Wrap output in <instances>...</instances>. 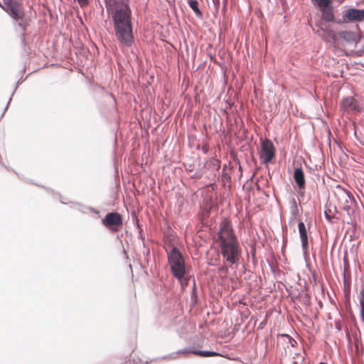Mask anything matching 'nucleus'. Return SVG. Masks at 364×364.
Masks as SVG:
<instances>
[{
  "mask_svg": "<svg viewBox=\"0 0 364 364\" xmlns=\"http://www.w3.org/2000/svg\"><path fill=\"white\" fill-rule=\"evenodd\" d=\"M298 230L299 233V237L301 242V248L304 255H306L309 250V239L307 234V229L304 222L300 221L298 223Z\"/></svg>",
  "mask_w": 364,
  "mask_h": 364,
  "instance_id": "nucleus-8",
  "label": "nucleus"
},
{
  "mask_svg": "<svg viewBox=\"0 0 364 364\" xmlns=\"http://www.w3.org/2000/svg\"><path fill=\"white\" fill-rule=\"evenodd\" d=\"M293 364H297L296 361H294L293 362Z\"/></svg>",
  "mask_w": 364,
  "mask_h": 364,
  "instance_id": "nucleus-30",
  "label": "nucleus"
},
{
  "mask_svg": "<svg viewBox=\"0 0 364 364\" xmlns=\"http://www.w3.org/2000/svg\"><path fill=\"white\" fill-rule=\"evenodd\" d=\"M129 364H131V360H129Z\"/></svg>",
  "mask_w": 364,
  "mask_h": 364,
  "instance_id": "nucleus-31",
  "label": "nucleus"
},
{
  "mask_svg": "<svg viewBox=\"0 0 364 364\" xmlns=\"http://www.w3.org/2000/svg\"><path fill=\"white\" fill-rule=\"evenodd\" d=\"M338 36L348 43L357 45L360 41V37L353 31H342L338 33Z\"/></svg>",
  "mask_w": 364,
  "mask_h": 364,
  "instance_id": "nucleus-13",
  "label": "nucleus"
},
{
  "mask_svg": "<svg viewBox=\"0 0 364 364\" xmlns=\"http://www.w3.org/2000/svg\"><path fill=\"white\" fill-rule=\"evenodd\" d=\"M102 224L113 231L117 230V228L122 225V218L117 212L108 213L102 220Z\"/></svg>",
  "mask_w": 364,
  "mask_h": 364,
  "instance_id": "nucleus-5",
  "label": "nucleus"
},
{
  "mask_svg": "<svg viewBox=\"0 0 364 364\" xmlns=\"http://www.w3.org/2000/svg\"><path fill=\"white\" fill-rule=\"evenodd\" d=\"M219 242L230 240L232 237H237L233 232L231 223L228 220H223L220 225L218 232Z\"/></svg>",
  "mask_w": 364,
  "mask_h": 364,
  "instance_id": "nucleus-7",
  "label": "nucleus"
},
{
  "mask_svg": "<svg viewBox=\"0 0 364 364\" xmlns=\"http://www.w3.org/2000/svg\"><path fill=\"white\" fill-rule=\"evenodd\" d=\"M324 33L331 38L332 39H335L336 38V33L331 31V30H329V29H326L324 30Z\"/></svg>",
  "mask_w": 364,
  "mask_h": 364,
  "instance_id": "nucleus-22",
  "label": "nucleus"
},
{
  "mask_svg": "<svg viewBox=\"0 0 364 364\" xmlns=\"http://www.w3.org/2000/svg\"><path fill=\"white\" fill-rule=\"evenodd\" d=\"M107 11L111 14L114 35L123 46L129 48L134 43L132 10L127 0H105Z\"/></svg>",
  "mask_w": 364,
  "mask_h": 364,
  "instance_id": "nucleus-1",
  "label": "nucleus"
},
{
  "mask_svg": "<svg viewBox=\"0 0 364 364\" xmlns=\"http://www.w3.org/2000/svg\"><path fill=\"white\" fill-rule=\"evenodd\" d=\"M344 191L348 198H353V194L348 190L345 189Z\"/></svg>",
  "mask_w": 364,
  "mask_h": 364,
  "instance_id": "nucleus-26",
  "label": "nucleus"
},
{
  "mask_svg": "<svg viewBox=\"0 0 364 364\" xmlns=\"http://www.w3.org/2000/svg\"><path fill=\"white\" fill-rule=\"evenodd\" d=\"M15 90H14L13 91L11 96L9 97V101H8V102H7V105H6V107H5V109H4V112H3V114H4V112L6 111V109H8L9 105L10 104V102H11V100H12V96L14 95V93Z\"/></svg>",
  "mask_w": 364,
  "mask_h": 364,
  "instance_id": "nucleus-25",
  "label": "nucleus"
},
{
  "mask_svg": "<svg viewBox=\"0 0 364 364\" xmlns=\"http://www.w3.org/2000/svg\"><path fill=\"white\" fill-rule=\"evenodd\" d=\"M317 5L321 9L332 6V1L331 0H315Z\"/></svg>",
  "mask_w": 364,
  "mask_h": 364,
  "instance_id": "nucleus-18",
  "label": "nucleus"
},
{
  "mask_svg": "<svg viewBox=\"0 0 364 364\" xmlns=\"http://www.w3.org/2000/svg\"><path fill=\"white\" fill-rule=\"evenodd\" d=\"M275 156V149L273 143L269 139L262 141L259 156L264 164H268Z\"/></svg>",
  "mask_w": 364,
  "mask_h": 364,
  "instance_id": "nucleus-4",
  "label": "nucleus"
},
{
  "mask_svg": "<svg viewBox=\"0 0 364 364\" xmlns=\"http://www.w3.org/2000/svg\"><path fill=\"white\" fill-rule=\"evenodd\" d=\"M331 210H325L324 215L326 220L331 221L333 218H334L333 215H331Z\"/></svg>",
  "mask_w": 364,
  "mask_h": 364,
  "instance_id": "nucleus-24",
  "label": "nucleus"
},
{
  "mask_svg": "<svg viewBox=\"0 0 364 364\" xmlns=\"http://www.w3.org/2000/svg\"><path fill=\"white\" fill-rule=\"evenodd\" d=\"M264 323H265V322H262V323L259 324V327L260 328H263V326L264 325Z\"/></svg>",
  "mask_w": 364,
  "mask_h": 364,
  "instance_id": "nucleus-29",
  "label": "nucleus"
},
{
  "mask_svg": "<svg viewBox=\"0 0 364 364\" xmlns=\"http://www.w3.org/2000/svg\"><path fill=\"white\" fill-rule=\"evenodd\" d=\"M0 6L16 21L18 22V26L23 31L21 41L25 42V33L23 31L26 30L24 18V11L21 4L16 0H3L2 4L0 2Z\"/></svg>",
  "mask_w": 364,
  "mask_h": 364,
  "instance_id": "nucleus-2",
  "label": "nucleus"
},
{
  "mask_svg": "<svg viewBox=\"0 0 364 364\" xmlns=\"http://www.w3.org/2000/svg\"><path fill=\"white\" fill-rule=\"evenodd\" d=\"M167 256L170 267L183 261V255L176 247H173L169 252H167Z\"/></svg>",
  "mask_w": 364,
  "mask_h": 364,
  "instance_id": "nucleus-11",
  "label": "nucleus"
},
{
  "mask_svg": "<svg viewBox=\"0 0 364 364\" xmlns=\"http://www.w3.org/2000/svg\"><path fill=\"white\" fill-rule=\"evenodd\" d=\"M143 254L145 256L146 259H148V257L150 256V249H149V247H146L144 243Z\"/></svg>",
  "mask_w": 364,
  "mask_h": 364,
  "instance_id": "nucleus-23",
  "label": "nucleus"
},
{
  "mask_svg": "<svg viewBox=\"0 0 364 364\" xmlns=\"http://www.w3.org/2000/svg\"><path fill=\"white\" fill-rule=\"evenodd\" d=\"M293 177L299 189V194L303 196L306 188V181L303 170L301 168H296Z\"/></svg>",
  "mask_w": 364,
  "mask_h": 364,
  "instance_id": "nucleus-10",
  "label": "nucleus"
},
{
  "mask_svg": "<svg viewBox=\"0 0 364 364\" xmlns=\"http://www.w3.org/2000/svg\"><path fill=\"white\" fill-rule=\"evenodd\" d=\"M291 213L294 215H296L299 210L296 200L294 198H293L291 201Z\"/></svg>",
  "mask_w": 364,
  "mask_h": 364,
  "instance_id": "nucleus-20",
  "label": "nucleus"
},
{
  "mask_svg": "<svg viewBox=\"0 0 364 364\" xmlns=\"http://www.w3.org/2000/svg\"><path fill=\"white\" fill-rule=\"evenodd\" d=\"M360 317L363 322L364 323V312H360Z\"/></svg>",
  "mask_w": 364,
  "mask_h": 364,
  "instance_id": "nucleus-28",
  "label": "nucleus"
},
{
  "mask_svg": "<svg viewBox=\"0 0 364 364\" xmlns=\"http://www.w3.org/2000/svg\"><path fill=\"white\" fill-rule=\"evenodd\" d=\"M355 350L357 352V353H361V354H363L364 353V348H363V342L361 341V339H359V338H355Z\"/></svg>",
  "mask_w": 364,
  "mask_h": 364,
  "instance_id": "nucleus-17",
  "label": "nucleus"
},
{
  "mask_svg": "<svg viewBox=\"0 0 364 364\" xmlns=\"http://www.w3.org/2000/svg\"><path fill=\"white\" fill-rule=\"evenodd\" d=\"M343 18L348 19V21L360 22L364 20V9H357L350 8L346 11Z\"/></svg>",
  "mask_w": 364,
  "mask_h": 364,
  "instance_id": "nucleus-9",
  "label": "nucleus"
},
{
  "mask_svg": "<svg viewBox=\"0 0 364 364\" xmlns=\"http://www.w3.org/2000/svg\"><path fill=\"white\" fill-rule=\"evenodd\" d=\"M188 5L193 9L197 16H202L203 14L198 7V2L197 0H188Z\"/></svg>",
  "mask_w": 364,
  "mask_h": 364,
  "instance_id": "nucleus-16",
  "label": "nucleus"
},
{
  "mask_svg": "<svg viewBox=\"0 0 364 364\" xmlns=\"http://www.w3.org/2000/svg\"><path fill=\"white\" fill-rule=\"evenodd\" d=\"M219 242L221 255L223 258L232 264H237L240 255V245L237 238L232 237L228 240L223 239V241Z\"/></svg>",
  "mask_w": 364,
  "mask_h": 364,
  "instance_id": "nucleus-3",
  "label": "nucleus"
},
{
  "mask_svg": "<svg viewBox=\"0 0 364 364\" xmlns=\"http://www.w3.org/2000/svg\"><path fill=\"white\" fill-rule=\"evenodd\" d=\"M360 143H361V144H364V142H363V141H360Z\"/></svg>",
  "mask_w": 364,
  "mask_h": 364,
  "instance_id": "nucleus-32",
  "label": "nucleus"
},
{
  "mask_svg": "<svg viewBox=\"0 0 364 364\" xmlns=\"http://www.w3.org/2000/svg\"><path fill=\"white\" fill-rule=\"evenodd\" d=\"M188 353H193L201 357H213L220 355V354L215 351L210 350H192L191 348H186L183 349L178 350L176 353H173L168 355L171 359L177 358L178 355H186Z\"/></svg>",
  "mask_w": 364,
  "mask_h": 364,
  "instance_id": "nucleus-6",
  "label": "nucleus"
},
{
  "mask_svg": "<svg viewBox=\"0 0 364 364\" xmlns=\"http://www.w3.org/2000/svg\"><path fill=\"white\" fill-rule=\"evenodd\" d=\"M341 107L345 110H358V106L355 104L353 97H345L341 102Z\"/></svg>",
  "mask_w": 364,
  "mask_h": 364,
  "instance_id": "nucleus-14",
  "label": "nucleus"
},
{
  "mask_svg": "<svg viewBox=\"0 0 364 364\" xmlns=\"http://www.w3.org/2000/svg\"><path fill=\"white\" fill-rule=\"evenodd\" d=\"M170 268L172 274L176 279H178L180 281L183 279L186 273L184 260L179 263L174 264L173 265L171 266Z\"/></svg>",
  "mask_w": 364,
  "mask_h": 364,
  "instance_id": "nucleus-12",
  "label": "nucleus"
},
{
  "mask_svg": "<svg viewBox=\"0 0 364 364\" xmlns=\"http://www.w3.org/2000/svg\"><path fill=\"white\" fill-rule=\"evenodd\" d=\"M77 2L82 8L87 6L90 4V0H73Z\"/></svg>",
  "mask_w": 364,
  "mask_h": 364,
  "instance_id": "nucleus-21",
  "label": "nucleus"
},
{
  "mask_svg": "<svg viewBox=\"0 0 364 364\" xmlns=\"http://www.w3.org/2000/svg\"><path fill=\"white\" fill-rule=\"evenodd\" d=\"M321 16L323 20L327 22H333L334 20V14L332 6L324 8L321 10Z\"/></svg>",
  "mask_w": 364,
  "mask_h": 364,
  "instance_id": "nucleus-15",
  "label": "nucleus"
},
{
  "mask_svg": "<svg viewBox=\"0 0 364 364\" xmlns=\"http://www.w3.org/2000/svg\"><path fill=\"white\" fill-rule=\"evenodd\" d=\"M358 299L360 306V312H364V288L360 290Z\"/></svg>",
  "mask_w": 364,
  "mask_h": 364,
  "instance_id": "nucleus-19",
  "label": "nucleus"
},
{
  "mask_svg": "<svg viewBox=\"0 0 364 364\" xmlns=\"http://www.w3.org/2000/svg\"><path fill=\"white\" fill-rule=\"evenodd\" d=\"M350 209V207L349 205H345L344 206V210H345L348 212Z\"/></svg>",
  "mask_w": 364,
  "mask_h": 364,
  "instance_id": "nucleus-27",
  "label": "nucleus"
}]
</instances>
